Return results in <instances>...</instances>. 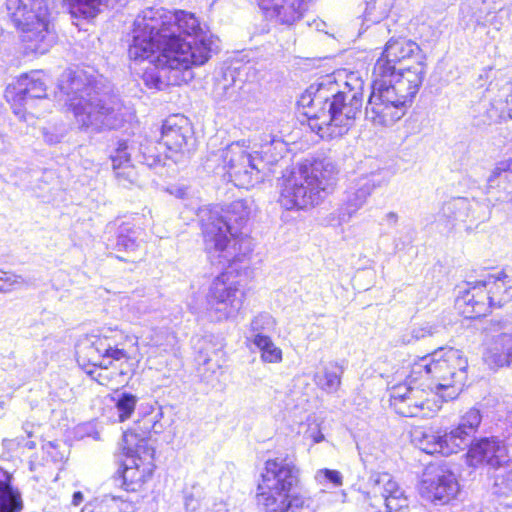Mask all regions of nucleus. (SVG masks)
<instances>
[{"label": "nucleus", "mask_w": 512, "mask_h": 512, "mask_svg": "<svg viewBox=\"0 0 512 512\" xmlns=\"http://www.w3.org/2000/svg\"><path fill=\"white\" fill-rule=\"evenodd\" d=\"M419 45L406 37L393 36L373 68L371 93L365 108L366 119L374 125L391 126L407 112L418 93L425 67L415 65L396 70L395 64L419 54Z\"/></svg>", "instance_id": "1"}, {"label": "nucleus", "mask_w": 512, "mask_h": 512, "mask_svg": "<svg viewBox=\"0 0 512 512\" xmlns=\"http://www.w3.org/2000/svg\"><path fill=\"white\" fill-rule=\"evenodd\" d=\"M58 89L80 128L93 132L119 129L131 117L120 98L111 95L95 75L76 68L66 69Z\"/></svg>", "instance_id": "2"}, {"label": "nucleus", "mask_w": 512, "mask_h": 512, "mask_svg": "<svg viewBox=\"0 0 512 512\" xmlns=\"http://www.w3.org/2000/svg\"><path fill=\"white\" fill-rule=\"evenodd\" d=\"M219 51L216 34H135L129 55L161 69L182 72L181 80L187 82L193 78V67L204 65Z\"/></svg>", "instance_id": "3"}, {"label": "nucleus", "mask_w": 512, "mask_h": 512, "mask_svg": "<svg viewBox=\"0 0 512 512\" xmlns=\"http://www.w3.org/2000/svg\"><path fill=\"white\" fill-rule=\"evenodd\" d=\"M252 199H238L225 207L214 206L202 211V232L209 257L226 268L246 264L252 252L251 240L242 229L253 209Z\"/></svg>", "instance_id": "4"}, {"label": "nucleus", "mask_w": 512, "mask_h": 512, "mask_svg": "<svg viewBox=\"0 0 512 512\" xmlns=\"http://www.w3.org/2000/svg\"><path fill=\"white\" fill-rule=\"evenodd\" d=\"M337 174L338 169L329 158H316L294 167L283 176L280 205L286 210L318 205L332 192Z\"/></svg>", "instance_id": "5"}, {"label": "nucleus", "mask_w": 512, "mask_h": 512, "mask_svg": "<svg viewBox=\"0 0 512 512\" xmlns=\"http://www.w3.org/2000/svg\"><path fill=\"white\" fill-rule=\"evenodd\" d=\"M467 359L454 348L434 351L411 365V381H421L431 393L444 401L453 400L461 393L467 380Z\"/></svg>", "instance_id": "6"}, {"label": "nucleus", "mask_w": 512, "mask_h": 512, "mask_svg": "<svg viewBox=\"0 0 512 512\" xmlns=\"http://www.w3.org/2000/svg\"><path fill=\"white\" fill-rule=\"evenodd\" d=\"M262 483L258 485V501L266 509L280 504L281 509L287 507L285 501L290 500L299 485V469L287 457H276L265 463Z\"/></svg>", "instance_id": "7"}, {"label": "nucleus", "mask_w": 512, "mask_h": 512, "mask_svg": "<svg viewBox=\"0 0 512 512\" xmlns=\"http://www.w3.org/2000/svg\"><path fill=\"white\" fill-rule=\"evenodd\" d=\"M482 421L478 409H469L460 419L457 427L450 432L434 431L432 429L422 432L418 439L419 447L427 454H441L449 456L460 450L468 448L474 441V436Z\"/></svg>", "instance_id": "8"}, {"label": "nucleus", "mask_w": 512, "mask_h": 512, "mask_svg": "<svg viewBox=\"0 0 512 512\" xmlns=\"http://www.w3.org/2000/svg\"><path fill=\"white\" fill-rule=\"evenodd\" d=\"M430 395L431 392L421 386V381H411L409 373L405 383L391 388L390 406L403 417L429 418L440 409Z\"/></svg>", "instance_id": "9"}, {"label": "nucleus", "mask_w": 512, "mask_h": 512, "mask_svg": "<svg viewBox=\"0 0 512 512\" xmlns=\"http://www.w3.org/2000/svg\"><path fill=\"white\" fill-rule=\"evenodd\" d=\"M309 102L319 105L327 103L330 115L324 114L327 121H332V132L329 137L335 138L346 134L354 125L356 116L361 112L363 105V94L356 89L338 91L331 98L318 95L315 100Z\"/></svg>", "instance_id": "10"}, {"label": "nucleus", "mask_w": 512, "mask_h": 512, "mask_svg": "<svg viewBox=\"0 0 512 512\" xmlns=\"http://www.w3.org/2000/svg\"><path fill=\"white\" fill-rule=\"evenodd\" d=\"M224 168L235 186L250 189L261 183L265 176L263 160L248 153L238 143H232L221 151Z\"/></svg>", "instance_id": "11"}, {"label": "nucleus", "mask_w": 512, "mask_h": 512, "mask_svg": "<svg viewBox=\"0 0 512 512\" xmlns=\"http://www.w3.org/2000/svg\"><path fill=\"white\" fill-rule=\"evenodd\" d=\"M244 290L228 272L215 277L207 294L210 315L217 321L236 317L243 306Z\"/></svg>", "instance_id": "12"}, {"label": "nucleus", "mask_w": 512, "mask_h": 512, "mask_svg": "<svg viewBox=\"0 0 512 512\" xmlns=\"http://www.w3.org/2000/svg\"><path fill=\"white\" fill-rule=\"evenodd\" d=\"M391 176L389 169L381 168L354 179L344 192L342 203L337 210L338 223H348L365 205L372 192L387 185Z\"/></svg>", "instance_id": "13"}, {"label": "nucleus", "mask_w": 512, "mask_h": 512, "mask_svg": "<svg viewBox=\"0 0 512 512\" xmlns=\"http://www.w3.org/2000/svg\"><path fill=\"white\" fill-rule=\"evenodd\" d=\"M420 495L435 505L453 500L460 491L455 473L445 465L429 467L420 483Z\"/></svg>", "instance_id": "14"}, {"label": "nucleus", "mask_w": 512, "mask_h": 512, "mask_svg": "<svg viewBox=\"0 0 512 512\" xmlns=\"http://www.w3.org/2000/svg\"><path fill=\"white\" fill-rule=\"evenodd\" d=\"M367 486V497L373 508L384 505L387 511L408 512V498L391 474L372 473Z\"/></svg>", "instance_id": "15"}, {"label": "nucleus", "mask_w": 512, "mask_h": 512, "mask_svg": "<svg viewBox=\"0 0 512 512\" xmlns=\"http://www.w3.org/2000/svg\"><path fill=\"white\" fill-rule=\"evenodd\" d=\"M6 8L11 21L21 32H50L54 29L44 0H6Z\"/></svg>", "instance_id": "16"}, {"label": "nucleus", "mask_w": 512, "mask_h": 512, "mask_svg": "<svg viewBox=\"0 0 512 512\" xmlns=\"http://www.w3.org/2000/svg\"><path fill=\"white\" fill-rule=\"evenodd\" d=\"M46 97V84L40 71H31L21 75L15 83L5 90V98L11 104L13 112L25 120V106L28 100Z\"/></svg>", "instance_id": "17"}, {"label": "nucleus", "mask_w": 512, "mask_h": 512, "mask_svg": "<svg viewBox=\"0 0 512 512\" xmlns=\"http://www.w3.org/2000/svg\"><path fill=\"white\" fill-rule=\"evenodd\" d=\"M76 353L79 359L102 369H108L114 361L128 358L124 349L101 335H86L77 344Z\"/></svg>", "instance_id": "18"}, {"label": "nucleus", "mask_w": 512, "mask_h": 512, "mask_svg": "<svg viewBox=\"0 0 512 512\" xmlns=\"http://www.w3.org/2000/svg\"><path fill=\"white\" fill-rule=\"evenodd\" d=\"M467 463L471 467L487 466L498 470L509 466L510 455L505 442L498 437H483L468 446Z\"/></svg>", "instance_id": "19"}, {"label": "nucleus", "mask_w": 512, "mask_h": 512, "mask_svg": "<svg viewBox=\"0 0 512 512\" xmlns=\"http://www.w3.org/2000/svg\"><path fill=\"white\" fill-rule=\"evenodd\" d=\"M498 83L491 81L477 105V125H491L512 119L509 103L504 98L509 90H500Z\"/></svg>", "instance_id": "20"}, {"label": "nucleus", "mask_w": 512, "mask_h": 512, "mask_svg": "<svg viewBox=\"0 0 512 512\" xmlns=\"http://www.w3.org/2000/svg\"><path fill=\"white\" fill-rule=\"evenodd\" d=\"M492 307L479 280L467 281L457 286L455 308L463 317L474 319L485 316Z\"/></svg>", "instance_id": "21"}, {"label": "nucleus", "mask_w": 512, "mask_h": 512, "mask_svg": "<svg viewBox=\"0 0 512 512\" xmlns=\"http://www.w3.org/2000/svg\"><path fill=\"white\" fill-rule=\"evenodd\" d=\"M487 208L486 204L474 199L470 200L465 197L451 198L444 202L440 211V219H443L450 228L467 221L483 222L488 218Z\"/></svg>", "instance_id": "22"}, {"label": "nucleus", "mask_w": 512, "mask_h": 512, "mask_svg": "<svg viewBox=\"0 0 512 512\" xmlns=\"http://www.w3.org/2000/svg\"><path fill=\"white\" fill-rule=\"evenodd\" d=\"M137 145L134 140H120L117 148L111 154L113 171L119 183L133 184L137 181V173L133 165L130 164L131 159H135L137 154Z\"/></svg>", "instance_id": "23"}, {"label": "nucleus", "mask_w": 512, "mask_h": 512, "mask_svg": "<svg viewBox=\"0 0 512 512\" xmlns=\"http://www.w3.org/2000/svg\"><path fill=\"white\" fill-rule=\"evenodd\" d=\"M153 464L137 462L135 457L126 458L122 468L117 471L115 481L127 492H136L152 476Z\"/></svg>", "instance_id": "24"}, {"label": "nucleus", "mask_w": 512, "mask_h": 512, "mask_svg": "<svg viewBox=\"0 0 512 512\" xmlns=\"http://www.w3.org/2000/svg\"><path fill=\"white\" fill-rule=\"evenodd\" d=\"M191 135L188 119L180 115H173L167 118L162 125L161 144L170 151H182Z\"/></svg>", "instance_id": "25"}, {"label": "nucleus", "mask_w": 512, "mask_h": 512, "mask_svg": "<svg viewBox=\"0 0 512 512\" xmlns=\"http://www.w3.org/2000/svg\"><path fill=\"white\" fill-rule=\"evenodd\" d=\"M390 8L391 4L388 0H366L363 15L357 19L359 22L358 32H367L368 30L391 32L387 21Z\"/></svg>", "instance_id": "26"}, {"label": "nucleus", "mask_w": 512, "mask_h": 512, "mask_svg": "<svg viewBox=\"0 0 512 512\" xmlns=\"http://www.w3.org/2000/svg\"><path fill=\"white\" fill-rule=\"evenodd\" d=\"M479 282L492 306H502L512 299V280L504 271L487 273Z\"/></svg>", "instance_id": "27"}, {"label": "nucleus", "mask_w": 512, "mask_h": 512, "mask_svg": "<svg viewBox=\"0 0 512 512\" xmlns=\"http://www.w3.org/2000/svg\"><path fill=\"white\" fill-rule=\"evenodd\" d=\"M172 11L163 7L144 9L134 20L132 32H170Z\"/></svg>", "instance_id": "28"}, {"label": "nucleus", "mask_w": 512, "mask_h": 512, "mask_svg": "<svg viewBox=\"0 0 512 512\" xmlns=\"http://www.w3.org/2000/svg\"><path fill=\"white\" fill-rule=\"evenodd\" d=\"M483 359L492 369L512 364V334L499 333L488 344Z\"/></svg>", "instance_id": "29"}, {"label": "nucleus", "mask_w": 512, "mask_h": 512, "mask_svg": "<svg viewBox=\"0 0 512 512\" xmlns=\"http://www.w3.org/2000/svg\"><path fill=\"white\" fill-rule=\"evenodd\" d=\"M141 234L140 228L130 223H122L116 235L115 249L118 252H124L127 257L118 255L117 258L126 262H136L138 260L137 251L140 247L138 240ZM141 259V257H139Z\"/></svg>", "instance_id": "30"}, {"label": "nucleus", "mask_w": 512, "mask_h": 512, "mask_svg": "<svg viewBox=\"0 0 512 512\" xmlns=\"http://www.w3.org/2000/svg\"><path fill=\"white\" fill-rule=\"evenodd\" d=\"M321 93L315 94L313 97L310 92L303 94L299 100V104L307 110L304 114L310 121L312 128H317L318 133H321V137H324V133L328 134L332 132V121L325 120L324 114L330 115V109L327 103H321L319 105L310 103L309 100H315Z\"/></svg>", "instance_id": "31"}, {"label": "nucleus", "mask_w": 512, "mask_h": 512, "mask_svg": "<svg viewBox=\"0 0 512 512\" xmlns=\"http://www.w3.org/2000/svg\"><path fill=\"white\" fill-rule=\"evenodd\" d=\"M12 475L0 467V512H21L24 504L22 495L11 485Z\"/></svg>", "instance_id": "32"}, {"label": "nucleus", "mask_w": 512, "mask_h": 512, "mask_svg": "<svg viewBox=\"0 0 512 512\" xmlns=\"http://www.w3.org/2000/svg\"><path fill=\"white\" fill-rule=\"evenodd\" d=\"M123 450L127 458L135 457L137 462L151 463L154 457V449L149 446L148 440L140 437L132 431L123 434Z\"/></svg>", "instance_id": "33"}, {"label": "nucleus", "mask_w": 512, "mask_h": 512, "mask_svg": "<svg viewBox=\"0 0 512 512\" xmlns=\"http://www.w3.org/2000/svg\"><path fill=\"white\" fill-rule=\"evenodd\" d=\"M344 368L338 362H329L323 366L322 371L317 372L314 381L317 386L326 393H336L341 386V378Z\"/></svg>", "instance_id": "34"}, {"label": "nucleus", "mask_w": 512, "mask_h": 512, "mask_svg": "<svg viewBox=\"0 0 512 512\" xmlns=\"http://www.w3.org/2000/svg\"><path fill=\"white\" fill-rule=\"evenodd\" d=\"M286 150V144L281 138L274 135H266L262 139L260 150L254 153L263 160V165L266 169L267 164H273L282 158Z\"/></svg>", "instance_id": "35"}, {"label": "nucleus", "mask_w": 512, "mask_h": 512, "mask_svg": "<svg viewBox=\"0 0 512 512\" xmlns=\"http://www.w3.org/2000/svg\"><path fill=\"white\" fill-rule=\"evenodd\" d=\"M55 34H23V52L26 55L44 54L55 42Z\"/></svg>", "instance_id": "36"}, {"label": "nucleus", "mask_w": 512, "mask_h": 512, "mask_svg": "<svg viewBox=\"0 0 512 512\" xmlns=\"http://www.w3.org/2000/svg\"><path fill=\"white\" fill-rule=\"evenodd\" d=\"M170 20V32H203L200 21L191 12L185 10H175L172 12Z\"/></svg>", "instance_id": "37"}, {"label": "nucleus", "mask_w": 512, "mask_h": 512, "mask_svg": "<svg viewBox=\"0 0 512 512\" xmlns=\"http://www.w3.org/2000/svg\"><path fill=\"white\" fill-rule=\"evenodd\" d=\"M506 166L501 162L493 170L491 176L488 178L489 187L496 189V200L500 202L512 201V182L502 181L501 174L505 171Z\"/></svg>", "instance_id": "38"}, {"label": "nucleus", "mask_w": 512, "mask_h": 512, "mask_svg": "<svg viewBox=\"0 0 512 512\" xmlns=\"http://www.w3.org/2000/svg\"><path fill=\"white\" fill-rule=\"evenodd\" d=\"M156 150L157 147L151 142L140 143L137 147L135 161L154 169L165 166L168 156L163 157Z\"/></svg>", "instance_id": "39"}, {"label": "nucleus", "mask_w": 512, "mask_h": 512, "mask_svg": "<svg viewBox=\"0 0 512 512\" xmlns=\"http://www.w3.org/2000/svg\"><path fill=\"white\" fill-rule=\"evenodd\" d=\"M252 342L260 350L264 362L279 363L282 361L281 349L273 343L269 336L264 334L255 335Z\"/></svg>", "instance_id": "40"}, {"label": "nucleus", "mask_w": 512, "mask_h": 512, "mask_svg": "<svg viewBox=\"0 0 512 512\" xmlns=\"http://www.w3.org/2000/svg\"><path fill=\"white\" fill-rule=\"evenodd\" d=\"M118 413V420L124 422L129 419L135 411L138 398L128 392L117 393L113 398Z\"/></svg>", "instance_id": "41"}, {"label": "nucleus", "mask_w": 512, "mask_h": 512, "mask_svg": "<svg viewBox=\"0 0 512 512\" xmlns=\"http://www.w3.org/2000/svg\"><path fill=\"white\" fill-rule=\"evenodd\" d=\"M184 508L186 512H201L204 505L203 489L199 485H192L183 490Z\"/></svg>", "instance_id": "42"}, {"label": "nucleus", "mask_w": 512, "mask_h": 512, "mask_svg": "<svg viewBox=\"0 0 512 512\" xmlns=\"http://www.w3.org/2000/svg\"><path fill=\"white\" fill-rule=\"evenodd\" d=\"M76 5V10L81 13L85 18L94 17L97 12L100 10L99 7L104 5L106 7L113 8L118 0H74Z\"/></svg>", "instance_id": "43"}, {"label": "nucleus", "mask_w": 512, "mask_h": 512, "mask_svg": "<svg viewBox=\"0 0 512 512\" xmlns=\"http://www.w3.org/2000/svg\"><path fill=\"white\" fill-rule=\"evenodd\" d=\"M502 468L507 470L495 477L494 492L499 495H506L509 491H512V459H510L509 466H503Z\"/></svg>", "instance_id": "44"}, {"label": "nucleus", "mask_w": 512, "mask_h": 512, "mask_svg": "<svg viewBox=\"0 0 512 512\" xmlns=\"http://www.w3.org/2000/svg\"><path fill=\"white\" fill-rule=\"evenodd\" d=\"M274 321L269 314H259L253 318L250 323L251 336L248 337L250 341L255 335L263 334L264 331L272 329Z\"/></svg>", "instance_id": "45"}, {"label": "nucleus", "mask_w": 512, "mask_h": 512, "mask_svg": "<svg viewBox=\"0 0 512 512\" xmlns=\"http://www.w3.org/2000/svg\"><path fill=\"white\" fill-rule=\"evenodd\" d=\"M315 479L321 485L331 484L333 487H339L342 485L343 477L337 470L324 468L316 472Z\"/></svg>", "instance_id": "46"}, {"label": "nucleus", "mask_w": 512, "mask_h": 512, "mask_svg": "<svg viewBox=\"0 0 512 512\" xmlns=\"http://www.w3.org/2000/svg\"><path fill=\"white\" fill-rule=\"evenodd\" d=\"M65 444L57 441H49L43 444L42 449L54 463L62 462L66 458Z\"/></svg>", "instance_id": "47"}, {"label": "nucleus", "mask_w": 512, "mask_h": 512, "mask_svg": "<svg viewBox=\"0 0 512 512\" xmlns=\"http://www.w3.org/2000/svg\"><path fill=\"white\" fill-rule=\"evenodd\" d=\"M414 333L416 340L424 339L428 336H434L440 332L442 326L437 322H423L419 325H415L411 328Z\"/></svg>", "instance_id": "48"}, {"label": "nucleus", "mask_w": 512, "mask_h": 512, "mask_svg": "<svg viewBox=\"0 0 512 512\" xmlns=\"http://www.w3.org/2000/svg\"><path fill=\"white\" fill-rule=\"evenodd\" d=\"M25 284L22 276L0 270V292L6 293Z\"/></svg>", "instance_id": "49"}, {"label": "nucleus", "mask_w": 512, "mask_h": 512, "mask_svg": "<svg viewBox=\"0 0 512 512\" xmlns=\"http://www.w3.org/2000/svg\"><path fill=\"white\" fill-rule=\"evenodd\" d=\"M287 507H280V504L268 509V512H312L308 506H304V500L301 497H293L285 501Z\"/></svg>", "instance_id": "50"}, {"label": "nucleus", "mask_w": 512, "mask_h": 512, "mask_svg": "<svg viewBox=\"0 0 512 512\" xmlns=\"http://www.w3.org/2000/svg\"><path fill=\"white\" fill-rule=\"evenodd\" d=\"M81 512H117V502L114 499H109L89 503Z\"/></svg>", "instance_id": "51"}, {"label": "nucleus", "mask_w": 512, "mask_h": 512, "mask_svg": "<svg viewBox=\"0 0 512 512\" xmlns=\"http://www.w3.org/2000/svg\"><path fill=\"white\" fill-rule=\"evenodd\" d=\"M481 4L483 7L479 8L478 11H474L468 4H462L461 12L463 14H471V17H475L476 21H478L480 17V15H477L478 12L479 14L490 13L492 10L501 9V7H498L496 5V2L494 0H482Z\"/></svg>", "instance_id": "52"}, {"label": "nucleus", "mask_w": 512, "mask_h": 512, "mask_svg": "<svg viewBox=\"0 0 512 512\" xmlns=\"http://www.w3.org/2000/svg\"><path fill=\"white\" fill-rule=\"evenodd\" d=\"M3 446L8 450H15L16 448L20 446H24L28 449H34L36 446V443L31 440L25 441V439L22 436H17L13 439H4L3 440Z\"/></svg>", "instance_id": "53"}, {"label": "nucleus", "mask_w": 512, "mask_h": 512, "mask_svg": "<svg viewBox=\"0 0 512 512\" xmlns=\"http://www.w3.org/2000/svg\"><path fill=\"white\" fill-rule=\"evenodd\" d=\"M416 338L414 337V333H413V330L410 329V330H407V331H404L399 337L398 339L395 341L396 342V345H409V344H412L414 342H416Z\"/></svg>", "instance_id": "54"}, {"label": "nucleus", "mask_w": 512, "mask_h": 512, "mask_svg": "<svg viewBox=\"0 0 512 512\" xmlns=\"http://www.w3.org/2000/svg\"><path fill=\"white\" fill-rule=\"evenodd\" d=\"M169 192L179 199H185L188 196V188L184 185L172 186Z\"/></svg>", "instance_id": "55"}, {"label": "nucleus", "mask_w": 512, "mask_h": 512, "mask_svg": "<svg viewBox=\"0 0 512 512\" xmlns=\"http://www.w3.org/2000/svg\"><path fill=\"white\" fill-rule=\"evenodd\" d=\"M145 82L149 87L158 90L162 89L163 86V82L158 77H154L153 75H147L145 77Z\"/></svg>", "instance_id": "56"}, {"label": "nucleus", "mask_w": 512, "mask_h": 512, "mask_svg": "<svg viewBox=\"0 0 512 512\" xmlns=\"http://www.w3.org/2000/svg\"><path fill=\"white\" fill-rule=\"evenodd\" d=\"M11 143L7 136L0 134V154H6L10 151Z\"/></svg>", "instance_id": "57"}, {"label": "nucleus", "mask_w": 512, "mask_h": 512, "mask_svg": "<svg viewBox=\"0 0 512 512\" xmlns=\"http://www.w3.org/2000/svg\"><path fill=\"white\" fill-rule=\"evenodd\" d=\"M502 163L506 166L505 171L501 174L502 181L505 182L507 180L512 182V161Z\"/></svg>", "instance_id": "58"}, {"label": "nucleus", "mask_w": 512, "mask_h": 512, "mask_svg": "<svg viewBox=\"0 0 512 512\" xmlns=\"http://www.w3.org/2000/svg\"><path fill=\"white\" fill-rule=\"evenodd\" d=\"M308 26L316 32H326V23L320 19H314L312 23L308 22Z\"/></svg>", "instance_id": "59"}, {"label": "nucleus", "mask_w": 512, "mask_h": 512, "mask_svg": "<svg viewBox=\"0 0 512 512\" xmlns=\"http://www.w3.org/2000/svg\"><path fill=\"white\" fill-rule=\"evenodd\" d=\"M494 70L492 67H487L483 70V72L479 75L477 79V83L479 86L484 85V80H488L491 77V74H493Z\"/></svg>", "instance_id": "60"}, {"label": "nucleus", "mask_w": 512, "mask_h": 512, "mask_svg": "<svg viewBox=\"0 0 512 512\" xmlns=\"http://www.w3.org/2000/svg\"><path fill=\"white\" fill-rule=\"evenodd\" d=\"M505 328V323L503 321H490L489 326L485 327V330L497 332Z\"/></svg>", "instance_id": "61"}, {"label": "nucleus", "mask_w": 512, "mask_h": 512, "mask_svg": "<svg viewBox=\"0 0 512 512\" xmlns=\"http://www.w3.org/2000/svg\"><path fill=\"white\" fill-rule=\"evenodd\" d=\"M385 221L389 225H396L398 222V215L395 212H388L385 215Z\"/></svg>", "instance_id": "62"}, {"label": "nucleus", "mask_w": 512, "mask_h": 512, "mask_svg": "<svg viewBox=\"0 0 512 512\" xmlns=\"http://www.w3.org/2000/svg\"><path fill=\"white\" fill-rule=\"evenodd\" d=\"M83 499H84V496H83L82 492L76 491V492H74V494L72 496V503H73V505L78 506L83 502Z\"/></svg>", "instance_id": "63"}, {"label": "nucleus", "mask_w": 512, "mask_h": 512, "mask_svg": "<svg viewBox=\"0 0 512 512\" xmlns=\"http://www.w3.org/2000/svg\"><path fill=\"white\" fill-rule=\"evenodd\" d=\"M44 138L48 144H56L59 142V137L54 134L45 133Z\"/></svg>", "instance_id": "64"}]
</instances>
